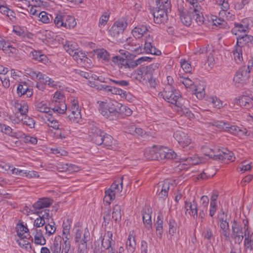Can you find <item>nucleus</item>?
<instances>
[{
    "mask_svg": "<svg viewBox=\"0 0 253 253\" xmlns=\"http://www.w3.org/2000/svg\"><path fill=\"white\" fill-rule=\"evenodd\" d=\"M187 0L189 2L191 6L188 10L179 11L180 19L182 23L185 26H189L194 19L198 25L203 24L204 18L201 11V5L194 2V0Z\"/></svg>",
    "mask_w": 253,
    "mask_h": 253,
    "instance_id": "nucleus-1",
    "label": "nucleus"
},
{
    "mask_svg": "<svg viewBox=\"0 0 253 253\" xmlns=\"http://www.w3.org/2000/svg\"><path fill=\"white\" fill-rule=\"evenodd\" d=\"M144 155L148 160H170L177 157V154L173 150L167 147L156 146L146 148Z\"/></svg>",
    "mask_w": 253,
    "mask_h": 253,
    "instance_id": "nucleus-2",
    "label": "nucleus"
},
{
    "mask_svg": "<svg viewBox=\"0 0 253 253\" xmlns=\"http://www.w3.org/2000/svg\"><path fill=\"white\" fill-rule=\"evenodd\" d=\"M157 7L153 12L154 22L161 24L168 20V13L170 11L171 4L169 0H156Z\"/></svg>",
    "mask_w": 253,
    "mask_h": 253,
    "instance_id": "nucleus-3",
    "label": "nucleus"
},
{
    "mask_svg": "<svg viewBox=\"0 0 253 253\" xmlns=\"http://www.w3.org/2000/svg\"><path fill=\"white\" fill-rule=\"evenodd\" d=\"M162 95L168 102L174 104L176 106L181 105L182 99L179 91L172 85L167 84L162 93Z\"/></svg>",
    "mask_w": 253,
    "mask_h": 253,
    "instance_id": "nucleus-4",
    "label": "nucleus"
},
{
    "mask_svg": "<svg viewBox=\"0 0 253 253\" xmlns=\"http://www.w3.org/2000/svg\"><path fill=\"white\" fill-rule=\"evenodd\" d=\"M206 156H209L210 158L214 160H225L233 161L235 158L233 157V154L232 152L224 149L223 150H220L219 149H210L205 148Z\"/></svg>",
    "mask_w": 253,
    "mask_h": 253,
    "instance_id": "nucleus-5",
    "label": "nucleus"
},
{
    "mask_svg": "<svg viewBox=\"0 0 253 253\" xmlns=\"http://www.w3.org/2000/svg\"><path fill=\"white\" fill-rule=\"evenodd\" d=\"M250 66L249 64L248 67L244 66L236 72L233 82L236 87L241 88L247 84L250 77Z\"/></svg>",
    "mask_w": 253,
    "mask_h": 253,
    "instance_id": "nucleus-6",
    "label": "nucleus"
},
{
    "mask_svg": "<svg viewBox=\"0 0 253 253\" xmlns=\"http://www.w3.org/2000/svg\"><path fill=\"white\" fill-rule=\"evenodd\" d=\"M231 238L234 243L240 244L243 241L244 237L249 234V229L247 227H242V225L234 220L232 224Z\"/></svg>",
    "mask_w": 253,
    "mask_h": 253,
    "instance_id": "nucleus-7",
    "label": "nucleus"
},
{
    "mask_svg": "<svg viewBox=\"0 0 253 253\" xmlns=\"http://www.w3.org/2000/svg\"><path fill=\"white\" fill-rule=\"evenodd\" d=\"M124 176H122L118 181L116 180L110 186V188L105 191V196L104 201L110 203L115 198V194L119 193L123 189V180Z\"/></svg>",
    "mask_w": 253,
    "mask_h": 253,
    "instance_id": "nucleus-8",
    "label": "nucleus"
},
{
    "mask_svg": "<svg viewBox=\"0 0 253 253\" xmlns=\"http://www.w3.org/2000/svg\"><path fill=\"white\" fill-rule=\"evenodd\" d=\"M65 97L62 93L56 91L53 96V101H55L54 107L52 108L54 112L64 114L67 110V105L64 102Z\"/></svg>",
    "mask_w": 253,
    "mask_h": 253,
    "instance_id": "nucleus-9",
    "label": "nucleus"
},
{
    "mask_svg": "<svg viewBox=\"0 0 253 253\" xmlns=\"http://www.w3.org/2000/svg\"><path fill=\"white\" fill-rule=\"evenodd\" d=\"M104 134V132L98 128L94 124H90L88 128V135L90 140L97 145L102 144V137Z\"/></svg>",
    "mask_w": 253,
    "mask_h": 253,
    "instance_id": "nucleus-10",
    "label": "nucleus"
},
{
    "mask_svg": "<svg viewBox=\"0 0 253 253\" xmlns=\"http://www.w3.org/2000/svg\"><path fill=\"white\" fill-rule=\"evenodd\" d=\"M154 72V68L153 65L147 66L137 69L134 72L133 75L139 81L141 79L147 80L152 76Z\"/></svg>",
    "mask_w": 253,
    "mask_h": 253,
    "instance_id": "nucleus-11",
    "label": "nucleus"
},
{
    "mask_svg": "<svg viewBox=\"0 0 253 253\" xmlns=\"http://www.w3.org/2000/svg\"><path fill=\"white\" fill-rule=\"evenodd\" d=\"M105 110L110 109L108 113V119L110 120H116L120 113V103L117 101L110 102L107 104H105Z\"/></svg>",
    "mask_w": 253,
    "mask_h": 253,
    "instance_id": "nucleus-12",
    "label": "nucleus"
},
{
    "mask_svg": "<svg viewBox=\"0 0 253 253\" xmlns=\"http://www.w3.org/2000/svg\"><path fill=\"white\" fill-rule=\"evenodd\" d=\"M127 26V23L124 21L116 22L112 26L109 32L110 35L115 38H119L123 34Z\"/></svg>",
    "mask_w": 253,
    "mask_h": 253,
    "instance_id": "nucleus-13",
    "label": "nucleus"
},
{
    "mask_svg": "<svg viewBox=\"0 0 253 253\" xmlns=\"http://www.w3.org/2000/svg\"><path fill=\"white\" fill-rule=\"evenodd\" d=\"M173 137L183 147L188 146L191 143V139L182 130H178L173 133Z\"/></svg>",
    "mask_w": 253,
    "mask_h": 253,
    "instance_id": "nucleus-14",
    "label": "nucleus"
},
{
    "mask_svg": "<svg viewBox=\"0 0 253 253\" xmlns=\"http://www.w3.org/2000/svg\"><path fill=\"white\" fill-rule=\"evenodd\" d=\"M169 189V183L167 182H160L155 187V190L157 189V193L159 191L158 194V197L162 200L167 197Z\"/></svg>",
    "mask_w": 253,
    "mask_h": 253,
    "instance_id": "nucleus-15",
    "label": "nucleus"
},
{
    "mask_svg": "<svg viewBox=\"0 0 253 253\" xmlns=\"http://www.w3.org/2000/svg\"><path fill=\"white\" fill-rule=\"evenodd\" d=\"M17 146H18V143L19 142L22 144L23 142L27 143H30L32 144H36L37 143L38 140L37 138L31 137L26 135L24 133L22 132H17Z\"/></svg>",
    "mask_w": 253,
    "mask_h": 253,
    "instance_id": "nucleus-16",
    "label": "nucleus"
},
{
    "mask_svg": "<svg viewBox=\"0 0 253 253\" xmlns=\"http://www.w3.org/2000/svg\"><path fill=\"white\" fill-rule=\"evenodd\" d=\"M17 93L20 96L26 95L27 97H30L33 94V91L28 88L27 84L25 82H21L17 87Z\"/></svg>",
    "mask_w": 253,
    "mask_h": 253,
    "instance_id": "nucleus-17",
    "label": "nucleus"
},
{
    "mask_svg": "<svg viewBox=\"0 0 253 253\" xmlns=\"http://www.w3.org/2000/svg\"><path fill=\"white\" fill-rule=\"evenodd\" d=\"M74 234L75 243L79 244L83 243V241L84 238V237H85V235L86 236V235H87V237H86V242L88 241L90 234L87 230L86 229L83 234V239H82L83 231L79 227H75L74 229Z\"/></svg>",
    "mask_w": 253,
    "mask_h": 253,
    "instance_id": "nucleus-18",
    "label": "nucleus"
},
{
    "mask_svg": "<svg viewBox=\"0 0 253 253\" xmlns=\"http://www.w3.org/2000/svg\"><path fill=\"white\" fill-rule=\"evenodd\" d=\"M52 202L53 200L50 198H41L33 204V207L35 210H40L44 208H47L52 204Z\"/></svg>",
    "mask_w": 253,
    "mask_h": 253,
    "instance_id": "nucleus-19",
    "label": "nucleus"
},
{
    "mask_svg": "<svg viewBox=\"0 0 253 253\" xmlns=\"http://www.w3.org/2000/svg\"><path fill=\"white\" fill-rule=\"evenodd\" d=\"M28 231L29 229L27 226H25L23 222L19 220L17 223V236L20 238L28 239L30 236Z\"/></svg>",
    "mask_w": 253,
    "mask_h": 253,
    "instance_id": "nucleus-20",
    "label": "nucleus"
},
{
    "mask_svg": "<svg viewBox=\"0 0 253 253\" xmlns=\"http://www.w3.org/2000/svg\"><path fill=\"white\" fill-rule=\"evenodd\" d=\"M149 32L148 28L144 25H138L132 31V34L136 38H140Z\"/></svg>",
    "mask_w": 253,
    "mask_h": 253,
    "instance_id": "nucleus-21",
    "label": "nucleus"
},
{
    "mask_svg": "<svg viewBox=\"0 0 253 253\" xmlns=\"http://www.w3.org/2000/svg\"><path fill=\"white\" fill-rule=\"evenodd\" d=\"M185 209L186 213L188 211V213L192 215L194 218L197 217V206L195 200L193 201V203L189 202H185Z\"/></svg>",
    "mask_w": 253,
    "mask_h": 253,
    "instance_id": "nucleus-22",
    "label": "nucleus"
},
{
    "mask_svg": "<svg viewBox=\"0 0 253 253\" xmlns=\"http://www.w3.org/2000/svg\"><path fill=\"white\" fill-rule=\"evenodd\" d=\"M253 40V37L244 34L243 35H239L237 38V44L236 46H240L241 48H243L245 45L251 42Z\"/></svg>",
    "mask_w": 253,
    "mask_h": 253,
    "instance_id": "nucleus-23",
    "label": "nucleus"
},
{
    "mask_svg": "<svg viewBox=\"0 0 253 253\" xmlns=\"http://www.w3.org/2000/svg\"><path fill=\"white\" fill-rule=\"evenodd\" d=\"M151 212V210L148 208H146L142 212L143 222L145 227L147 228H150L152 226L151 215H150Z\"/></svg>",
    "mask_w": 253,
    "mask_h": 253,
    "instance_id": "nucleus-24",
    "label": "nucleus"
},
{
    "mask_svg": "<svg viewBox=\"0 0 253 253\" xmlns=\"http://www.w3.org/2000/svg\"><path fill=\"white\" fill-rule=\"evenodd\" d=\"M244 247L246 253H253V233L245 238Z\"/></svg>",
    "mask_w": 253,
    "mask_h": 253,
    "instance_id": "nucleus-25",
    "label": "nucleus"
},
{
    "mask_svg": "<svg viewBox=\"0 0 253 253\" xmlns=\"http://www.w3.org/2000/svg\"><path fill=\"white\" fill-rule=\"evenodd\" d=\"M112 233L111 232L108 231L104 235L103 239L102 240V246L107 250L112 248Z\"/></svg>",
    "mask_w": 253,
    "mask_h": 253,
    "instance_id": "nucleus-26",
    "label": "nucleus"
},
{
    "mask_svg": "<svg viewBox=\"0 0 253 253\" xmlns=\"http://www.w3.org/2000/svg\"><path fill=\"white\" fill-rule=\"evenodd\" d=\"M72 56L78 64L84 63L86 62L88 60V58L86 57L85 54L79 49L77 51H75L74 54Z\"/></svg>",
    "mask_w": 253,
    "mask_h": 253,
    "instance_id": "nucleus-27",
    "label": "nucleus"
},
{
    "mask_svg": "<svg viewBox=\"0 0 253 253\" xmlns=\"http://www.w3.org/2000/svg\"><path fill=\"white\" fill-rule=\"evenodd\" d=\"M34 242L36 244L44 245L46 244V240L45 239L42 231L41 229H36V233L34 235Z\"/></svg>",
    "mask_w": 253,
    "mask_h": 253,
    "instance_id": "nucleus-28",
    "label": "nucleus"
},
{
    "mask_svg": "<svg viewBox=\"0 0 253 253\" xmlns=\"http://www.w3.org/2000/svg\"><path fill=\"white\" fill-rule=\"evenodd\" d=\"M17 36L21 38L27 39L31 38L32 35L28 32L26 27L19 26L17 27Z\"/></svg>",
    "mask_w": 253,
    "mask_h": 253,
    "instance_id": "nucleus-29",
    "label": "nucleus"
},
{
    "mask_svg": "<svg viewBox=\"0 0 253 253\" xmlns=\"http://www.w3.org/2000/svg\"><path fill=\"white\" fill-rule=\"evenodd\" d=\"M236 103L241 107H244L246 109L251 107L252 103L250 99L247 96H244L238 99Z\"/></svg>",
    "mask_w": 253,
    "mask_h": 253,
    "instance_id": "nucleus-30",
    "label": "nucleus"
},
{
    "mask_svg": "<svg viewBox=\"0 0 253 253\" xmlns=\"http://www.w3.org/2000/svg\"><path fill=\"white\" fill-rule=\"evenodd\" d=\"M17 120H18V122H22L24 125H27L30 128L34 127L35 124L34 120L28 116L20 118V116L17 115ZM17 123H18L19 122Z\"/></svg>",
    "mask_w": 253,
    "mask_h": 253,
    "instance_id": "nucleus-31",
    "label": "nucleus"
},
{
    "mask_svg": "<svg viewBox=\"0 0 253 253\" xmlns=\"http://www.w3.org/2000/svg\"><path fill=\"white\" fill-rule=\"evenodd\" d=\"M64 22L63 27L69 29L73 28L77 24L75 18L70 15L65 16Z\"/></svg>",
    "mask_w": 253,
    "mask_h": 253,
    "instance_id": "nucleus-32",
    "label": "nucleus"
},
{
    "mask_svg": "<svg viewBox=\"0 0 253 253\" xmlns=\"http://www.w3.org/2000/svg\"><path fill=\"white\" fill-rule=\"evenodd\" d=\"M112 62L119 68L124 67L126 68L127 64V59L124 58L120 56H115L112 58Z\"/></svg>",
    "mask_w": 253,
    "mask_h": 253,
    "instance_id": "nucleus-33",
    "label": "nucleus"
},
{
    "mask_svg": "<svg viewBox=\"0 0 253 253\" xmlns=\"http://www.w3.org/2000/svg\"><path fill=\"white\" fill-rule=\"evenodd\" d=\"M61 239L60 237L56 238L54 241L52 246L51 247L52 253H61Z\"/></svg>",
    "mask_w": 253,
    "mask_h": 253,
    "instance_id": "nucleus-34",
    "label": "nucleus"
},
{
    "mask_svg": "<svg viewBox=\"0 0 253 253\" xmlns=\"http://www.w3.org/2000/svg\"><path fill=\"white\" fill-rule=\"evenodd\" d=\"M44 229L45 230V234L47 235L48 236H50L54 234L56 231L54 222L52 221L49 223L47 220L46 224H45Z\"/></svg>",
    "mask_w": 253,
    "mask_h": 253,
    "instance_id": "nucleus-35",
    "label": "nucleus"
},
{
    "mask_svg": "<svg viewBox=\"0 0 253 253\" xmlns=\"http://www.w3.org/2000/svg\"><path fill=\"white\" fill-rule=\"evenodd\" d=\"M17 116L19 115L20 118H23L27 115L28 111V106L27 104L22 105L21 104H17Z\"/></svg>",
    "mask_w": 253,
    "mask_h": 253,
    "instance_id": "nucleus-36",
    "label": "nucleus"
},
{
    "mask_svg": "<svg viewBox=\"0 0 253 253\" xmlns=\"http://www.w3.org/2000/svg\"><path fill=\"white\" fill-rule=\"evenodd\" d=\"M175 159L182 160L183 162H186L189 165H196L199 162V160L198 159L191 156L186 157L181 155L179 156L177 155Z\"/></svg>",
    "mask_w": 253,
    "mask_h": 253,
    "instance_id": "nucleus-37",
    "label": "nucleus"
},
{
    "mask_svg": "<svg viewBox=\"0 0 253 253\" xmlns=\"http://www.w3.org/2000/svg\"><path fill=\"white\" fill-rule=\"evenodd\" d=\"M96 54L97 58L102 59L104 61H109L110 59V55L109 52L103 48L97 49Z\"/></svg>",
    "mask_w": 253,
    "mask_h": 253,
    "instance_id": "nucleus-38",
    "label": "nucleus"
},
{
    "mask_svg": "<svg viewBox=\"0 0 253 253\" xmlns=\"http://www.w3.org/2000/svg\"><path fill=\"white\" fill-rule=\"evenodd\" d=\"M30 73L31 74L32 76H35L37 79L39 80L42 84H46L47 81H49V77L42 74L41 72L36 73L34 71H32Z\"/></svg>",
    "mask_w": 253,
    "mask_h": 253,
    "instance_id": "nucleus-39",
    "label": "nucleus"
},
{
    "mask_svg": "<svg viewBox=\"0 0 253 253\" xmlns=\"http://www.w3.org/2000/svg\"><path fill=\"white\" fill-rule=\"evenodd\" d=\"M77 46L78 45L75 43L68 42L64 45V48L65 50L72 56L74 54L75 51H77L78 50Z\"/></svg>",
    "mask_w": 253,
    "mask_h": 253,
    "instance_id": "nucleus-40",
    "label": "nucleus"
},
{
    "mask_svg": "<svg viewBox=\"0 0 253 253\" xmlns=\"http://www.w3.org/2000/svg\"><path fill=\"white\" fill-rule=\"evenodd\" d=\"M38 17L39 20L44 23H48L53 19L52 15L45 11H41L39 14Z\"/></svg>",
    "mask_w": 253,
    "mask_h": 253,
    "instance_id": "nucleus-41",
    "label": "nucleus"
},
{
    "mask_svg": "<svg viewBox=\"0 0 253 253\" xmlns=\"http://www.w3.org/2000/svg\"><path fill=\"white\" fill-rule=\"evenodd\" d=\"M121 207L118 205H116L113 208L112 217L116 222L120 221L121 219Z\"/></svg>",
    "mask_w": 253,
    "mask_h": 253,
    "instance_id": "nucleus-42",
    "label": "nucleus"
},
{
    "mask_svg": "<svg viewBox=\"0 0 253 253\" xmlns=\"http://www.w3.org/2000/svg\"><path fill=\"white\" fill-rule=\"evenodd\" d=\"M108 92H111L112 94H114L120 95L122 97H125L126 94V91L123 90L122 89L111 85L109 86Z\"/></svg>",
    "mask_w": 253,
    "mask_h": 253,
    "instance_id": "nucleus-43",
    "label": "nucleus"
},
{
    "mask_svg": "<svg viewBox=\"0 0 253 253\" xmlns=\"http://www.w3.org/2000/svg\"><path fill=\"white\" fill-rule=\"evenodd\" d=\"M180 108L178 111L182 115L185 116L186 117L191 119L194 118V115L191 113V112L189 110V109L187 108H186L185 106H183V105L181 103V105L180 106H177Z\"/></svg>",
    "mask_w": 253,
    "mask_h": 253,
    "instance_id": "nucleus-44",
    "label": "nucleus"
},
{
    "mask_svg": "<svg viewBox=\"0 0 253 253\" xmlns=\"http://www.w3.org/2000/svg\"><path fill=\"white\" fill-rule=\"evenodd\" d=\"M163 220L160 215L157 216V220L156 223V229L157 234L159 235L160 238L162 237L163 233Z\"/></svg>",
    "mask_w": 253,
    "mask_h": 253,
    "instance_id": "nucleus-45",
    "label": "nucleus"
},
{
    "mask_svg": "<svg viewBox=\"0 0 253 253\" xmlns=\"http://www.w3.org/2000/svg\"><path fill=\"white\" fill-rule=\"evenodd\" d=\"M25 238H20V240L17 239V242H18V244L23 249H25L26 251L30 252L31 249V245L28 241V239L26 240Z\"/></svg>",
    "mask_w": 253,
    "mask_h": 253,
    "instance_id": "nucleus-46",
    "label": "nucleus"
},
{
    "mask_svg": "<svg viewBox=\"0 0 253 253\" xmlns=\"http://www.w3.org/2000/svg\"><path fill=\"white\" fill-rule=\"evenodd\" d=\"M233 54L235 60L237 63L241 62L243 59L242 57V48L240 46H236V48L233 51Z\"/></svg>",
    "mask_w": 253,
    "mask_h": 253,
    "instance_id": "nucleus-47",
    "label": "nucleus"
},
{
    "mask_svg": "<svg viewBox=\"0 0 253 253\" xmlns=\"http://www.w3.org/2000/svg\"><path fill=\"white\" fill-rule=\"evenodd\" d=\"M65 16L62 13H59L56 15L54 19V22L57 27L59 28L64 26V21Z\"/></svg>",
    "mask_w": 253,
    "mask_h": 253,
    "instance_id": "nucleus-48",
    "label": "nucleus"
},
{
    "mask_svg": "<svg viewBox=\"0 0 253 253\" xmlns=\"http://www.w3.org/2000/svg\"><path fill=\"white\" fill-rule=\"evenodd\" d=\"M87 237V235L86 236L85 235V237L83 243H79L78 245V253H87V245L86 242V237Z\"/></svg>",
    "mask_w": 253,
    "mask_h": 253,
    "instance_id": "nucleus-49",
    "label": "nucleus"
},
{
    "mask_svg": "<svg viewBox=\"0 0 253 253\" xmlns=\"http://www.w3.org/2000/svg\"><path fill=\"white\" fill-rule=\"evenodd\" d=\"M217 2H218V4L221 6V8H222V10L220 11L219 14L222 15L226 14V11L229 8L228 1H225V0H218Z\"/></svg>",
    "mask_w": 253,
    "mask_h": 253,
    "instance_id": "nucleus-50",
    "label": "nucleus"
},
{
    "mask_svg": "<svg viewBox=\"0 0 253 253\" xmlns=\"http://www.w3.org/2000/svg\"><path fill=\"white\" fill-rule=\"evenodd\" d=\"M193 93L196 95V97L198 99L203 98L205 95V89L203 86H199L198 87L194 89L193 91Z\"/></svg>",
    "mask_w": 253,
    "mask_h": 253,
    "instance_id": "nucleus-51",
    "label": "nucleus"
},
{
    "mask_svg": "<svg viewBox=\"0 0 253 253\" xmlns=\"http://www.w3.org/2000/svg\"><path fill=\"white\" fill-rule=\"evenodd\" d=\"M220 228L221 230H222V235L228 238L229 236V224L228 222L227 221L224 222V223H220Z\"/></svg>",
    "mask_w": 253,
    "mask_h": 253,
    "instance_id": "nucleus-52",
    "label": "nucleus"
},
{
    "mask_svg": "<svg viewBox=\"0 0 253 253\" xmlns=\"http://www.w3.org/2000/svg\"><path fill=\"white\" fill-rule=\"evenodd\" d=\"M0 169L3 171L10 170L12 174L14 173L15 168L9 164H6L4 162H0Z\"/></svg>",
    "mask_w": 253,
    "mask_h": 253,
    "instance_id": "nucleus-53",
    "label": "nucleus"
},
{
    "mask_svg": "<svg viewBox=\"0 0 253 253\" xmlns=\"http://www.w3.org/2000/svg\"><path fill=\"white\" fill-rule=\"evenodd\" d=\"M36 108L39 111L41 112L47 113L50 115H51L50 114V108L45 106V104L42 102L38 103L36 105Z\"/></svg>",
    "mask_w": 253,
    "mask_h": 253,
    "instance_id": "nucleus-54",
    "label": "nucleus"
},
{
    "mask_svg": "<svg viewBox=\"0 0 253 253\" xmlns=\"http://www.w3.org/2000/svg\"><path fill=\"white\" fill-rule=\"evenodd\" d=\"M113 138L111 136L107 134H104L103 137H102V141L103 142L102 144L106 146H111L112 143Z\"/></svg>",
    "mask_w": 253,
    "mask_h": 253,
    "instance_id": "nucleus-55",
    "label": "nucleus"
},
{
    "mask_svg": "<svg viewBox=\"0 0 253 253\" xmlns=\"http://www.w3.org/2000/svg\"><path fill=\"white\" fill-rule=\"evenodd\" d=\"M108 103L102 102L99 105V111L100 113L104 117L108 119L109 114L108 113L110 111V109L105 110L104 106L105 104H107Z\"/></svg>",
    "mask_w": 253,
    "mask_h": 253,
    "instance_id": "nucleus-56",
    "label": "nucleus"
},
{
    "mask_svg": "<svg viewBox=\"0 0 253 253\" xmlns=\"http://www.w3.org/2000/svg\"><path fill=\"white\" fill-rule=\"evenodd\" d=\"M109 81L115 84L120 86H127L129 85L128 82L125 80H118L109 79Z\"/></svg>",
    "mask_w": 253,
    "mask_h": 253,
    "instance_id": "nucleus-57",
    "label": "nucleus"
},
{
    "mask_svg": "<svg viewBox=\"0 0 253 253\" xmlns=\"http://www.w3.org/2000/svg\"><path fill=\"white\" fill-rule=\"evenodd\" d=\"M120 114H123L125 116H130L132 114V111L130 109L128 108L127 107L123 105L120 104Z\"/></svg>",
    "mask_w": 253,
    "mask_h": 253,
    "instance_id": "nucleus-58",
    "label": "nucleus"
},
{
    "mask_svg": "<svg viewBox=\"0 0 253 253\" xmlns=\"http://www.w3.org/2000/svg\"><path fill=\"white\" fill-rule=\"evenodd\" d=\"M47 122H48V126H49L52 127L55 129H58L59 123L57 120H54L51 117L47 119Z\"/></svg>",
    "mask_w": 253,
    "mask_h": 253,
    "instance_id": "nucleus-59",
    "label": "nucleus"
},
{
    "mask_svg": "<svg viewBox=\"0 0 253 253\" xmlns=\"http://www.w3.org/2000/svg\"><path fill=\"white\" fill-rule=\"evenodd\" d=\"M46 221L41 218V215H39V217L35 220L34 226L36 228H39L45 225V224H46Z\"/></svg>",
    "mask_w": 253,
    "mask_h": 253,
    "instance_id": "nucleus-60",
    "label": "nucleus"
},
{
    "mask_svg": "<svg viewBox=\"0 0 253 253\" xmlns=\"http://www.w3.org/2000/svg\"><path fill=\"white\" fill-rule=\"evenodd\" d=\"M126 245L127 246H129L128 249L130 250H132L134 249L135 246V242L134 240V237L131 236V235L128 236V239L126 241Z\"/></svg>",
    "mask_w": 253,
    "mask_h": 253,
    "instance_id": "nucleus-61",
    "label": "nucleus"
},
{
    "mask_svg": "<svg viewBox=\"0 0 253 253\" xmlns=\"http://www.w3.org/2000/svg\"><path fill=\"white\" fill-rule=\"evenodd\" d=\"M183 80L180 81L184 86L187 87H191L194 85V81L191 80L189 77H182Z\"/></svg>",
    "mask_w": 253,
    "mask_h": 253,
    "instance_id": "nucleus-62",
    "label": "nucleus"
},
{
    "mask_svg": "<svg viewBox=\"0 0 253 253\" xmlns=\"http://www.w3.org/2000/svg\"><path fill=\"white\" fill-rule=\"evenodd\" d=\"M69 118L71 120L78 122L79 120L81 118L80 111L72 113L71 115H69Z\"/></svg>",
    "mask_w": 253,
    "mask_h": 253,
    "instance_id": "nucleus-63",
    "label": "nucleus"
},
{
    "mask_svg": "<svg viewBox=\"0 0 253 253\" xmlns=\"http://www.w3.org/2000/svg\"><path fill=\"white\" fill-rule=\"evenodd\" d=\"M180 65L181 68L185 72L189 73L191 72V66L186 61L184 60L183 61H181Z\"/></svg>",
    "mask_w": 253,
    "mask_h": 253,
    "instance_id": "nucleus-64",
    "label": "nucleus"
}]
</instances>
